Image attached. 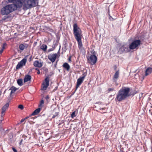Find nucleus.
Listing matches in <instances>:
<instances>
[{
	"label": "nucleus",
	"mask_w": 152,
	"mask_h": 152,
	"mask_svg": "<svg viewBox=\"0 0 152 152\" xmlns=\"http://www.w3.org/2000/svg\"><path fill=\"white\" fill-rule=\"evenodd\" d=\"M12 149L14 152H18L17 150L15 148L13 147L12 148Z\"/></svg>",
	"instance_id": "obj_36"
},
{
	"label": "nucleus",
	"mask_w": 152,
	"mask_h": 152,
	"mask_svg": "<svg viewBox=\"0 0 152 152\" xmlns=\"http://www.w3.org/2000/svg\"><path fill=\"white\" fill-rule=\"evenodd\" d=\"M9 106V104L7 103L5 104L2 108L1 114L2 115H4V112L8 109Z\"/></svg>",
	"instance_id": "obj_12"
},
{
	"label": "nucleus",
	"mask_w": 152,
	"mask_h": 152,
	"mask_svg": "<svg viewBox=\"0 0 152 152\" xmlns=\"http://www.w3.org/2000/svg\"><path fill=\"white\" fill-rule=\"evenodd\" d=\"M18 108L21 110H23V106L22 104H20L18 105Z\"/></svg>",
	"instance_id": "obj_28"
},
{
	"label": "nucleus",
	"mask_w": 152,
	"mask_h": 152,
	"mask_svg": "<svg viewBox=\"0 0 152 152\" xmlns=\"http://www.w3.org/2000/svg\"><path fill=\"white\" fill-rule=\"evenodd\" d=\"M130 90L128 87H123L117 93L115 100L120 102L125 100L130 96L129 94Z\"/></svg>",
	"instance_id": "obj_3"
},
{
	"label": "nucleus",
	"mask_w": 152,
	"mask_h": 152,
	"mask_svg": "<svg viewBox=\"0 0 152 152\" xmlns=\"http://www.w3.org/2000/svg\"><path fill=\"white\" fill-rule=\"evenodd\" d=\"M58 112H56L55 114H54L53 116H52V118H54L56 117L58 115Z\"/></svg>",
	"instance_id": "obj_26"
},
{
	"label": "nucleus",
	"mask_w": 152,
	"mask_h": 152,
	"mask_svg": "<svg viewBox=\"0 0 152 152\" xmlns=\"http://www.w3.org/2000/svg\"><path fill=\"white\" fill-rule=\"evenodd\" d=\"M31 77L30 75H26L24 79V83L30 81L31 79Z\"/></svg>",
	"instance_id": "obj_16"
},
{
	"label": "nucleus",
	"mask_w": 152,
	"mask_h": 152,
	"mask_svg": "<svg viewBox=\"0 0 152 152\" xmlns=\"http://www.w3.org/2000/svg\"><path fill=\"white\" fill-rule=\"evenodd\" d=\"M28 47V45L27 44H21L19 45V48L20 50L23 51L24 49L27 48Z\"/></svg>",
	"instance_id": "obj_13"
},
{
	"label": "nucleus",
	"mask_w": 152,
	"mask_h": 152,
	"mask_svg": "<svg viewBox=\"0 0 152 152\" xmlns=\"http://www.w3.org/2000/svg\"><path fill=\"white\" fill-rule=\"evenodd\" d=\"M6 91V90H5L4 91V93H5Z\"/></svg>",
	"instance_id": "obj_48"
},
{
	"label": "nucleus",
	"mask_w": 152,
	"mask_h": 152,
	"mask_svg": "<svg viewBox=\"0 0 152 152\" xmlns=\"http://www.w3.org/2000/svg\"><path fill=\"white\" fill-rule=\"evenodd\" d=\"M136 93H134V92L133 94H132V96H134V94H136Z\"/></svg>",
	"instance_id": "obj_43"
},
{
	"label": "nucleus",
	"mask_w": 152,
	"mask_h": 152,
	"mask_svg": "<svg viewBox=\"0 0 152 152\" xmlns=\"http://www.w3.org/2000/svg\"><path fill=\"white\" fill-rule=\"evenodd\" d=\"M9 2L12 3V4H8L1 8V14L3 15H7L16 10L18 9L21 8L23 6L22 2L20 0H7Z\"/></svg>",
	"instance_id": "obj_1"
},
{
	"label": "nucleus",
	"mask_w": 152,
	"mask_h": 152,
	"mask_svg": "<svg viewBox=\"0 0 152 152\" xmlns=\"http://www.w3.org/2000/svg\"><path fill=\"white\" fill-rule=\"evenodd\" d=\"M109 19L111 20H114V19L110 15L109 13Z\"/></svg>",
	"instance_id": "obj_30"
},
{
	"label": "nucleus",
	"mask_w": 152,
	"mask_h": 152,
	"mask_svg": "<svg viewBox=\"0 0 152 152\" xmlns=\"http://www.w3.org/2000/svg\"><path fill=\"white\" fill-rule=\"evenodd\" d=\"M23 5V9L27 10L36 7L37 5L36 1V0H20Z\"/></svg>",
	"instance_id": "obj_4"
},
{
	"label": "nucleus",
	"mask_w": 152,
	"mask_h": 152,
	"mask_svg": "<svg viewBox=\"0 0 152 152\" xmlns=\"http://www.w3.org/2000/svg\"><path fill=\"white\" fill-rule=\"evenodd\" d=\"M17 83L20 86H21L23 85L22 80L21 79H18L17 80Z\"/></svg>",
	"instance_id": "obj_22"
},
{
	"label": "nucleus",
	"mask_w": 152,
	"mask_h": 152,
	"mask_svg": "<svg viewBox=\"0 0 152 152\" xmlns=\"http://www.w3.org/2000/svg\"><path fill=\"white\" fill-rule=\"evenodd\" d=\"M27 61V59L26 58H24L20 61L16 66V69H17L22 67L23 66L26 65Z\"/></svg>",
	"instance_id": "obj_10"
},
{
	"label": "nucleus",
	"mask_w": 152,
	"mask_h": 152,
	"mask_svg": "<svg viewBox=\"0 0 152 152\" xmlns=\"http://www.w3.org/2000/svg\"><path fill=\"white\" fill-rule=\"evenodd\" d=\"M29 118L27 116V117H26L24 119H25H25H26L27 118Z\"/></svg>",
	"instance_id": "obj_45"
},
{
	"label": "nucleus",
	"mask_w": 152,
	"mask_h": 152,
	"mask_svg": "<svg viewBox=\"0 0 152 152\" xmlns=\"http://www.w3.org/2000/svg\"><path fill=\"white\" fill-rule=\"evenodd\" d=\"M35 69H36L37 71V74H38V75H39V74H40V71H39V69H38V68H36Z\"/></svg>",
	"instance_id": "obj_33"
},
{
	"label": "nucleus",
	"mask_w": 152,
	"mask_h": 152,
	"mask_svg": "<svg viewBox=\"0 0 152 152\" xmlns=\"http://www.w3.org/2000/svg\"><path fill=\"white\" fill-rule=\"evenodd\" d=\"M34 65L36 67L40 68L42 66V63L39 62L38 61H35L34 63Z\"/></svg>",
	"instance_id": "obj_14"
},
{
	"label": "nucleus",
	"mask_w": 152,
	"mask_h": 152,
	"mask_svg": "<svg viewBox=\"0 0 152 152\" xmlns=\"http://www.w3.org/2000/svg\"><path fill=\"white\" fill-rule=\"evenodd\" d=\"M105 109V107H104V108H99V109L100 110H104Z\"/></svg>",
	"instance_id": "obj_41"
},
{
	"label": "nucleus",
	"mask_w": 152,
	"mask_h": 152,
	"mask_svg": "<svg viewBox=\"0 0 152 152\" xmlns=\"http://www.w3.org/2000/svg\"><path fill=\"white\" fill-rule=\"evenodd\" d=\"M129 51L128 47L125 45H123L121 46L119 48L118 53L120 54H122L124 52H127Z\"/></svg>",
	"instance_id": "obj_9"
},
{
	"label": "nucleus",
	"mask_w": 152,
	"mask_h": 152,
	"mask_svg": "<svg viewBox=\"0 0 152 152\" xmlns=\"http://www.w3.org/2000/svg\"><path fill=\"white\" fill-rule=\"evenodd\" d=\"M73 31L75 38L77 42L79 48L81 51L84 50V48L83 46L81 40L83 36L82 31L77 23L73 25Z\"/></svg>",
	"instance_id": "obj_2"
},
{
	"label": "nucleus",
	"mask_w": 152,
	"mask_h": 152,
	"mask_svg": "<svg viewBox=\"0 0 152 152\" xmlns=\"http://www.w3.org/2000/svg\"><path fill=\"white\" fill-rule=\"evenodd\" d=\"M116 66H115V68H114V69H115H115H116Z\"/></svg>",
	"instance_id": "obj_46"
},
{
	"label": "nucleus",
	"mask_w": 152,
	"mask_h": 152,
	"mask_svg": "<svg viewBox=\"0 0 152 152\" xmlns=\"http://www.w3.org/2000/svg\"><path fill=\"white\" fill-rule=\"evenodd\" d=\"M18 88H17L14 86H12L9 89L11 90V92L10 93V95L11 96L12 94L14 93Z\"/></svg>",
	"instance_id": "obj_18"
},
{
	"label": "nucleus",
	"mask_w": 152,
	"mask_h": 152,
	"mask_svg": "<svg viewBox=\"0 0 152 152\" xmlns=\"http://www.w3.org/2000/svg\"><path fill=\"white\" fill-rule=\"evenodd\" d=\"M87 58L88 62L91 65H94L97 60V58L94 54L91 55L89 57H87Z\"/></svg>",
	"instance_id": "obj_7"
},
{
	"label": "nucleus",
	"mask_w": 152,
	"mask_h": 152,
	"mask_svg": "<svg viewBox=\"0 0 152 152\" xmlns=\"http://www.w3.org/2000/svg\"><path fill=\"white\" fill-rule=\"evenodd\" d=\"M124 152V151H121V152Z\"/></svg>",
	"instance_id": "obj_47"
},
{
	"label": "nucleus",
	"mask_w": 152,
	"mask_h": 152,
	"mask_svg": "<svg viewBox=\"0 0 152 152\" xmlns=\"http://www.w3.org/2000/svg\"><path fill=\"white\" fill-rule=\"evenodd\" d=\"M63 67L66 69L67 71H69L70 68V66L67 63H64L62 65Z\"/></svg>",
	"instance_id": "obj_20"
},
{
	"label": "nucleus",
	"mask_w": 152,
	"mask_h": 152,
	"mask_svg": "<svg viewBox=\"0 0 152 152\" xmlns=\"http://www.w3.org/2000/svg\"><path fill=\"white\" fill-rule=\"evenodd\" d=\"M119 74V71H117L114 75L113 79L114 82H116L118 78Z\"/></svg>",
	"instance_id": "obj_15"
},
{
	"label": "nucleus",
	"mask_w": 152,
	"mask_h": 152,
	"mask_svg": "<svg viewBox=\"0 0 152 152\" xmlns=\"http://www.w3.org/2000/svg\"><path fill=\"white\" fill-rule=\"evenodd\" d=\"M45 98L46 100H48L49 99V96L48 95L46 96Z\"/></svg>",
	"instance_id": "obj_38"
},
{
	"label": "nucleus",
	"mask_w": 152,
	"mask_h": 152,
	"mask_svg": "<svg viewBox=\"0 0 152 152\" xmlns=\"http://www.w3.org/2000/svg\"><path fill=\"white\" fill-rule=\"evenodd\" d=\"M57 61L56 62V64L57 63Z\"/></svg>",
	"instance_id": "obj_49"
},
{
	"label": "nucleus",
	"mask_w": 152,
	"mask_h": 152,
	"mask_svg": "<svg viewBox=\"0 0 152 152\" xmlns=\"http://www.w3.org/2000/svg\"><path fill=\"white\" fill-rule=\"evenodd\" d=\"M50 80L48 76L45 79V82H43L42 84V89L45 91L46 90L47 88L49 85Z\"/></svg>",
	"instance_id": "obj_8"
},
{
	"label": "nucleus",
	"mask_w": 152,
	"mask_h": 152,
	"mask_svg": "<svg viewBox=\"0 0 152 152\" xmlns=\"http://www.w3.org/2000/svg\"><path fill=\"white\" fill-rule=\"evenodd\" d=\"M7 46V44L6 43H4L3 45H1L2 48L3 50L5 49L6 47Z\"/></svg>",
	"instance_id": "obj_24"
},
{
	"label": "nucleus",
	"mask_w": 152,
	"mask_h": 152,
	"mask_svg": "<svg viewBox=\"0 0 152 152\" xmlns=\"http://www.w3.org/2000/svg\"><path fill=\"white\" fill-rule=\"evenodd\" d=\"M0 126H2V125L4 123V121L3 120H0Z\"/></svg>",
	"instance_id": "obj_31"
},
{
	"label": "nucleus",
	"mask_w": 152,
	"mask_h": 152,
	"mask_svg": "<svg viewBox=\"0 0 152 152\" xmlns=\"http://www.w3.org/2000/svg\"><path fill=\"white\" fill-rule=\"evenodd\" d=\"M8 131V130H7L6 131L7 132V131Z\"/></svg>",
	"instance_id": "obj_50"
},
{
	"label": "nucleus",
	"mask_w": 152,
	"mask_h": 152,
	"mask_svg": "<svg viewBox=\"0 0 152 152\" xmlns=\"http://www.w3.org/2000/svg\"><path fill=\"white\" fill-rule=\"evenodd\" d=\"M47 46L46 45L43 44L41 47L40 49L43 50L44 51L46 50Z\"/></svg>",
	"instance_id": "obj_21"
},
{
	"label": "nucleus",
	"mask_w": 152,
	"mask_h": 152,
	"mask_svg": "<svg viewBox=\"0 0 152 152\" xmlns=\"http://www.w3.org/2000/svg\"><path fill=\"white\" fill-rule=\"evenodd\" d=\"M86 75V73H84L82 75L83 76L82 77H80L77 80V82L76 86V89L74 93H75V92L76 91V90L78 88L82 83L85 78V77Z\"/></svg>",
	"instance_id": "obj_6"
},
{
	"label": "nucleus",
	"mask_w": 152,
	"mask_h": 152,
	"mask_svg": "<svg viewBox=\"0 0 152 152\" xmlns=\"http://www.w3.org/2000/svg\"><path fill=\"white\" fill-rule=\"evenodd\" d=\"M44 103V100H41L40 101V105H42V104H43Z\"/></svg>",
	"instance_id": "obj_35"
},
{
	"label": "nucleus",
	"mask_w": 152,
	"mask_h": 152,
	"mask_svg": "<svg viewBox=\"0 0 152 152\" xmlns=\"http://www.w3.org/2000/svg\"><path fill=\"white\" fill-rule=\"evenodd\" d=\"M141 44V41L139 40H134L129 45V48L130 50H134L136 48Z\"/></svg>",
	"instance_id": "obj_5"
},
{
	"label": "nucleus",
	"mask_w": 152,
	"mask_h": 152,
	"mask_svg": "<svg viewBox=\"0 0 152 152\" xmlns=\"http://www.w3.org/2000/svg\"><path fill=\"white\" fill-rule=\"evenodd\" d=\"M113 91H115L114 88H109L108 89V92H110Z\"/></svg>",
	"instance_id": "obj_29"
},
{
	"label": "nucleus",
	"mask_w": 152,
	"mask_h": 152,
	"mask_svg": "<svg viewBox=\"0 0 152 152\" xmlns=\"http://www.w3.org/2000/svg\"><path fill=\"white\" fill-rule=\"evenodd\" d=\"M76 115L75 114V111H74L72 113L71 115V117L72 118H73L74 117L76 116Z\"/></svg>",
	"instance_id": "obj_25"
},
{
	"label": "nucleus",
	"mask_w": 152,
	"mask_h": 152,
	"mask_svg": "<svg viewBox=\"0 0 152 152\" xmlns=\"http://www.w3.org/2000/svg\"><path fill=\"white\" fill-rule=\"evenodd\" d=\"M41 109L40 108H39L36 109L31 114V115H34L38 114L41 110Z\"/></svg>",
	"instance_id": "obj_17"
},
{
	"label": "nucleus",
	"mask_w": 152,
	"mask_h": 152,
	"mask_svg": "<svg viewBox=\"0 0 152 152\" xmlns=\"http://www.w3.org/2000/svg\"><path fill=\"white\" fill-rule=\"evenodd\" d=\"M6 18H4L2 19V20H5Z\"/></svg>",
	"instance_id": "obj_44"
},
{
	"label": "nucleus",
	"mask_w": 152,
	"mask_h": 152,
	"mask_svg": "<svg viewBox=\"0 0 152 152\" xmlns=\"http://www.w3.org/2000/svg\"><path fill=\"white\" fill-rule=\"evenodd\" d=\"M54 50V48L52 47L51 48H50V49L48 50V52H50V51L53 50Z\"/></svg>",
	"instance_id": "obj_32"
},
{
	"label": "nucleus",
	"mask_w": 152,
	"mask_h": 152,
	"mask_svg": "<svg viewBox=\"0 0 152 152\" xmlns=\"http://www.w3.org/2000/svg\"><path fill=\"white\" fill-rule=\"evenodd\" d=\"M152 72V68L151 67L148 68L145 71V75L147 76Z\"/></svg>",
	"instance_id": "obj_19"
},
{
	"label": "nucleus",
	"mask_w": 152,
	"mask_h": 152,
	"mask_svg": "<svg viewBox=\"0 0 152 152\" xmlns=\"http://www.w3.org/2000/svg\"><path fill=\"white\" fill-rule=\"evenodd\" d=\"M57 56V53L51 54L48 56V58L51 62L53 63L55 61Z\"/></svg>",
	"instance_id": "obj_11"
},
{
	"label": "nucleus",
	"mask_w": 152,
	"mask_h": 152,
	"mask_svg": "<svg viewBox=\"0 0 152 152\" xmlns=\"http://www.w3.org/2000/svg\"><path fill=\"white\" fill-rule=\"evenodd\" d=\"M4 50L2 49H1L0 50V54H1L3 52Z\"/></svg>",
	"instance_id": "obj_39"
},
{
	"label": "nucleus",
	"mask_w": 152,
	"mask_h": 152,
	"mask_svg": "<svg viewBox=\"0 0 152 152\" xmlns=\"http://www.w3.org/2000/svg\"><path fill=\"white\" fill-rule=\"evenodd\" d=\"M0 132H1V134H3V133L5 135V134L4 133V129L3 128H2V126H0Z\"/></svg>",
	"instance_id": "obj_23"
},
{
	"label": "nucleus",
	"mask_w": 152,
	"mask_h": 152,
	"mask_svg": "<svg viewBox=\"0 0 152 152\" xmlns=\"http://www.w3.org/2000/svg\"><path fill=\"white\" fill-rule=\"evenodd\" d=\"M22 141H23V139H22V140H20V142H19V144H20V145H21V143H22Z\"/></svg>",
	"instance_id": "obj_42"
},
{
	"label": "nucleus",
	"mask_w": 152,
	"mask_h": 152,
	"mask_svg": "<svg viewBox=\"0 0 152 152\" xmlns=\"http://www.w3.org/2000/svg\"><path fill=\"white\" fill-rule=\"evenodd\" d=\"M71 56H70L69 58H68V61L70 62L71 61Z\"/></svg>",
	"instance_id": "obj_37"
},
{
	"label": "nucleus",
	"mask_w": 152,
	"mask_h": 152,
	"mask_svg": "<svg viewBox=\"0 0 152 152\" xmlns=\"http://www.w3.org/2000/svg\"><path fill=\"white\" fill-rule=\"evenodd\" d=\"M4 115H2L1 114V117H0V120H4V118L3 117V116Z\"/></svg>",
	"instance_id": "obj_34"
},
{
	"label": "nucleus",
	"mask_w": 152,
	"mask_h": 152,
	"mask_svg": "<svg viewBox=\"0 0 152 152\" xmlns=\"http://www.w3.org/2000/svg\"><path fill=\"white\" fill-rule=\"evenodd\" d=\"M57 46V44L55 42H54L53 43V45L52 47L54 48L55 49L56 47Z\"/></svg>",
	"instance_id": "obj_27"
},
{
	"label": "nucleus",
	"mask_w": 152,
	"mask_h": 152,
	"mask_svg": "<svg viewBox=\"0 0 152 152\" xmlns=\"http://www.w3.org/2000/svg\"><path fill=\"white\" fill-rule=\"evenodd\" d=\"M25 120V119H21L20 121V123H22Z\"/></svg>",
	"instance_id": "obj_40"
}]
</instances>
